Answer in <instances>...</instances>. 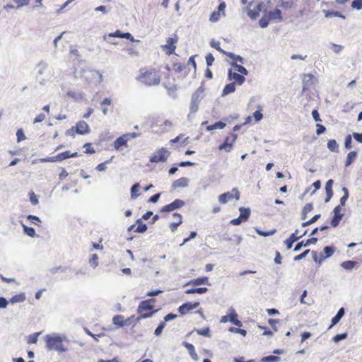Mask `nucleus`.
Segmentation results:
<instances>
[{
	"label": "nucleus",
	"instance_id": "nucleus-1",
	"mask_svg": "<svg viewBox=\"0 0 362 362\" xmlns=\"http://www.w3.org/2000/svg\"><path fill=\"white\" fill-rule=\"evenodd\" d=\"M231 68L228 71V79L231 83L225 86L222 95H226L235 92L236 86H242L245 81V76L248 75V71L242 65L235 62L230 63Z\"/></svg>",
	"mask_w": 362,
	"mask_h": 362
},
{
	"label": "nucleus",
	"instance_id": "nucleus-2",
	"mask_svg": "<svg viewBox=\"0 0 362 362\" xmlns=\"http://www.w3.org/2000/svg\"><path fill=\"white\" fill-rule=\"evenodd\" d=\"M156 300L154 298H149L144 300H141L137 308V313L139 314V318H148L156 313L158 310L154 309V303Z\"/></svg>",
	"mask_w": 362,
	"mask_h": 362
},
{
	"label": "nucleus",
	"instance_id": "nucleus-3",
	"mask_svg": "<svg viewBox=\"0 0 362 362\" xmlns=\"http://www.w3.org/2000/svg\"><path fill=\"white\" fill-rule=\"evenodd\" d=\"M136 79L147 86L158 84V75L156 69H151L140 74Z\"/></svg>",
	"mask_w": 362,
	"mask_h": 362
},
{
	"label": "nucleus",
	"instance_id": "nucleus-4",
	"mask_svg": "<svg viewBox=\"0 0 362 362\" xmlns=\"http://www.w3.org/2000/svg\"><path fill=\"white\" fill-rule=\"evenodd\" d=\"M177 42L178 37L175 34L166 40V43L161 46L162 50L168 55L174 54L177 47Z\"/></svg>",
	"mask_w": 362,
	"mask_h": 362
},
{
	"label": "nucleus",
	"instance_id": "nucleus-5",
	"mask_svg": "<svg viewBox=\"0 0 362 362\" xmlns=\"http://www.w3.org/2000/svg\"><path fill=\"white\" fill-rule=\"evenodd\" d=\"M45 341L46 344V347L48 350H56L59 344H61L60 334L52 333L50 334H47L45 337Z\"/></svg>",
	"mask_w": 362,
	"mask_h": 362
},
{
	"label": "nucleus",
	"instance_id": "nucleus-6",
	"mask_svg": "<svg viewBox=\"0 0 362 362\" xmlns=\"http://www.w3.org/2000/svg\"><path fill=\"white\" fill-rule=\"evenodd\" d=\"M235 199H240V192L237 188H233L231 191L223 193L218 197V202L221 204H226L228 202Z\"/></svg>",
	"mask_w": 362,
	"mask_h": 362
},
{
	"label": "nucleus",
	"instance_id": "nucleus-7",
	"mask_svg": "<svg viewBox=\"0 0 362 362\" xmlns=\"http://www.w3.org/2000/svg\"><path fill=\"white\" fill-rule=\"evenodd\" d=\"M237 138V134L233 133L230 134L228 136L226 137L223 143L219 145L218 150L230 152L233 149V145Z\"/></svg>",
	"mask_w": 362,
	"mask_h": 362
},
{
	"label": "nucleus",
	"instance_id": "nucleus-8",
	"mask_svg": "<svg viewBox=\"0 0 362 362\" xmlns=\"http://www.w3.org/2000/svg\"><path fill=\"white\" fill-rule=\"evenodd\" d=\"M262 8V3H258L255 5L252 3H250L249 4V9L247 11L248 16L251 19L255 20L259 16Z\"/></svg>",
	"mask_w": 362,
	"mask_h": 362
},
{
	"label": "nucleus",
	"instance_id": "nucleus-9",
	"mask_svg": "<svg viewBox=\"0 0 362 362\" xmlns=\"http://www.w3.org/2000/svg\"><path fill=\"white\" fill-rule=\"evenodd\" d=\"M74 128H75L76 133L80 135H85L90 132L89 125L83 120L78 122L76 125L74 126Z\"/></svg>",
	"mask_w": 362,
	"mask_h": 362
},
{
	"label": "nucleus",
	"instance_id": "nucleus-10",
	"mask_svg": "<svg viewBox=\"0 0 362 362\" xmlns=\"http://www.w3.org/2000/svg\"><path fill=\"white\" fill-rule=\"evenodd\" d=\"M341 207L340 205L337 206L334 209V217L331 220V226L334 228L337 227L339 224L340 221L341 220L343 217V214L341 213Z\"/></svg>",
	"mask_w": 362,
	"mask_h": 362
},
{
	"label": "nucleus",
	"instance_id": "nucleus-11",
	"mask_svg": "<svg viewBox=\"0 0 362 362\" xmlns=\"http://www.w3.org/2000/svg\"><path fill=\"white\" fill-rule=\"evenodd\" d=\"M199 305V302L186 303L179 307L178 311L181 315H186L189 313L192 310L197 308Z\"/></svg>",
	"mask_w": 362,
	"mask_h": 362
},
{
	"label": "nucleus",
	"instance_id": "nucleus-12",
	"mask_svg": "<svg viewBox=\"0 0 362 362\" xmlns=\"http://www.w3.org/2000/svg\"><path fill=\"white\" fill-rule=\"evenodd\" d=\"M184 202L180 199H175L172 203L163 206L160 211L165 212V211H172L175 209H180L184 205Z\"/></svg>",
	"mask_w": 362,
	"mask_h": 362
},
{
	"label": "nucleus",
	"instance_id": "nucleus-13",
	"mask_svg": "<svg viewBox=\"0 0 362 362\" xmlns=\"http://www.w3.org/2000/svg\"><path fill=\"white\" fill-rule=\"evenodd\" d=\"M122 32L120 30H117L116 31H115L113 33H110L108 34L103 35V38L105 41H106L107 42H108L110 44L117 45V42L115 41H111V38H115V37L122 38Z\"/></svg>",
	"mask_w": 362,
	"mask_h": 362
},
{
	"label": "nucleus",
	"instance_id": "nucleus-14",
	"mask_svg": "<svg viewBox=\"0 0 362 362\" xmlns=\"http://www.w3.org/2000/svg\"><path fill=\"white\" fill-rule=\"evenodd\" d=\"M306 234V231L304 232L303 234L300 235H298V230H296L295 233H292L288 238H287L284 243L286 246V248L291 249L292 247L293 243L296 241H297L299 238H300L302 236L305 235Z\"/></svg>",
	"mask_w": 362,
	"mask_h": 362
},
{
	"label": "nucleus",
	"instance_id": "nucleus-15",
	"mask_svg": "<svg viewBox=\"0 0 362 362\" xmlns=\"http://www.w3.org/2000/svg\"><path fill=\"white\" fill-rule=\"evenodd\" d=\"M173 218L174 221L170 223L169 228L173 232H174L175 230H176L177 227L182 223V218L181 214L178 213H174L173 214Z\"/></svg>",
	"mask_w": 362,
	"mask_h": 362
},
{
	"label": "nucleus",
	"instance_id": "nucleus-16",
	"mask_svg": "<svg viewBox=\"0 0 362 362\" xmlns=\"http://www.w3.org/2000/svg\"><path fill=\"white\" fill-rule=\"evenodd\" d=\"M189 180L187 177H181L175 180L172 184V189H177L178 188H183L187 186Z\"/></svg>",
	"mask_w": 362,
	"mask_h": 362
},
{
	"label": "nucleus",
	"instance_id": "nucleus-17",
	"mask_svg": "<svg viewBox=\"0 0 362 362\" xmlns=\"http://www.w3.org/2000/svg\"><path fill=\"white\" fill-rule=\"evenodd\" d=\"M127 141H128V140L124 134L121 136H119L114 141V144H113L114 148L117 151H119L121 147L127 146Z\"/></svg>",
	"mask_w": 362,
	"mask_h": 362
},
{
	"label": "nucleus",
	"instance_id": "nucleus-18",
	"mask_svg": "<svg viewBox=\"0 0 362 362\" xmlns=\"http://www.w3.org/2000/svg\"><path fill=\"white\" fill-rule=\"evenodd\" d=\"M266 13L271 21H276V20L281 21L282 20L281 11L279 8H275L274 10L267 12Z\"/></svg>",
	"mask_w": 362,
	"mask_h": 362
},
{
	"label": "nucleus",
	"instance_id": "nucleus-19",
	"mask_svg": "<svg viewBox=\"0 0 362 362\" xmlns=\"http://www.w3.org/2000/svg\"><path fill=\"white\" fill-rule=\"evenodd\" d=\"M202 284H209V278L206 276L199 277L194 279L193 280L189 281L186 284V286L192 285V286H199Z\"/></svg>",
	"mask_w": 362,
	"mask_h": 362
},
{
	"label": "nucleus",
	"instance_id": "nucleus-20",
	"mask_svg": "<svg viewBox=\"0 0 362 362\" xmlns=\"http://www.w3.org/2000/svg\"><path fill=\"white\" fill-rule=\"evenodd\" d=\"M317 241V239L316 238H311L310 239H308L305 243L304 241H301L300 243H298L295 248H294V251H298L300 250V249L303 247V246H308L310 245V244H315Z\"/></svg>",
	"mask_w": 362,
	"mask_h": 362
},
{
	"label": "nucleus",
	"instance_id": "nucleus-21",
	"mask_svg": "<svg viewBox=\"0 0 362 362\" xmlns=\"http://www.w3.org/2000/svg\"><path fill=\"white\" fill-rule=\"evenodd\" d=\"M332 185H333V180H329L326 182L325 190H326V194H327V198L325 199V202H328L330 200V199L332 198V195H333Z\"/></svg>",
	"mask_w": 362,
	"mask_h": 362
},
{
	"label": "nucleus",
	"instance_id": "nucleus-22",
	"mask_svg": "<svg viewBox=\"0 0 362 362\" xmlns=\"http://www.w3.org/2000/svg\"><path fill=\"white\" fill-rule=\"evenodd\" d=\"M136 228H135L134 231L139 233H143L146 232L148 228L147 225L142 221L141 218L136 219Z\"/></svg>",
	"mask_w": 362,
	"mask_h": 362
},
{
	"label": "nucleus",
	"instance_id": "nucleus-23",
	"mask_svg": "<svg viewBox=\"0 0 362 362\" xmlns=\"http://www.w3.org/2000/svg\"><path fill=\"white\" fill-rule=\"evenodd\" d=\"M112 323L117 327H124V317L122 315H116L112 317Z\"/></svg>",
	"mask_w": 362,
	"mask_h": 362
},
{
	"label": "nucleus",
	"instance_id": "nucleus-24",
	"mask_svg": "<svg viewBox=\"0 0 362 362\" xmlns=\"http://www.w3.org/2000/svg\"><path fill=\"white\" fill-rule=\"evenodd\" d=\"M322 12L325 14V17L327 18H332V17H339L342 19L346 18L345 16L339 11H328V10H323Z\"/></svg>",
	"mask_w": 362,
	"mask_h": 362
},
{
	"label": "nucleus",
	"instance_id": "nucleus-25",
	"mask_svg": "<svg viewBox=\"0 0 362 362\" xmlns=\"http://www.w3.org/2000/svg\"><path fill=\"white\" fill-rule=\"evenodd\" d=\"M25 293H20L18 294L13 296L10 299L9 302L12 304L17 303H22L25 300Z\"/></svg>",
	"mask_w": 362,
	"mask_h": 362
},
{
	"label": "nucleus",
	"instance_id": "nucleus-26",
	"mask_svg": "<svg viewBox=\"0 0 362 362\" xmlns=\"http://www.w3.org/2000/svg\"><path fill=\"white\" fill-rule=\"evenodd\" d=\"M21 225H22V227L23 229V233L25 235H27L28 236L31 237V238H35L36 236H38L36 234L35 229L33 227L27 226L23 223H21Z\"/></svg>",
	"mask_w": 362,
	"mask_h": 362
},
{
	"label": "nucleus",
	"instance_id": "nucleus-27",
	"mask_svg": "<svg viewBox=\"0 0 362 362\" xmlns=\"http://www.w3.org/2000/svg\"><path fill=\"white\" fill-rule=\"evenodd\" d=\"M66 95L76 101L83 100L85 97V94L82 92H74L71 90L68 91Z\"/></svg>",
	"mask_w": 362,
	"mask_h": 362
},
{
	"label": "nucleus",
	"instance_id": "nucleus-28",
	"mask_svg": "<svg viewBox=\"0 0 362 362\" xmlns=\"http://www.w3.org/2000/svg\"><path fill=\"white\" fill-rule=\"evenodd\" d=\"M207 291H208L207 288L200 287V288H193L187 289L185 291V293L186 294H194V293L203 294V293H205Z\"/></svg>",
	"mask_w": 362,
	"mask_h": 362
},
{
	"label": "nucleus",
	"instance_id": "nucleus-29",
	"mask_svg": "<svg viewBox=\"0 0 362 362\" xmlns=\"http://www.w3.org/2000/svg\"><path fill=\"white\" fill-rule=\"evenodd\" d=\"M140 188H141V186L139 182L134 183L131 187V189H130L131 190V198L132 199H136L139 197V194H138V192Z\"/></svg>",
	"mask_w": 362,
	"mask_h": 362
},
{
	"label": "nucleus",
	"instance_id": "nucleus-30",
	"mask_svg": "<svg viewBox=\"0 0 362 362\" xmlns=\"http://www.w3.org/2000/svg\"><path fill=\"white\" fill-rule=\"evenodd\" d=\"M334 252V248L330 246H326L323 249V253H322L321 256L322 259H326L327 257H331Z\"/></svg>",
	"mask_w": 362,
	"mask_h": 362
},
{
	"label": "nucleus",
	"instance_id": "nucleus-31",
	"mask_svg": "<svg viewBox=\"0 0 362 362\" xmlns=\"http://www.w3.org/2000/svg\"><path fill=\"white\" fill-rule=\"evenodd\" d=\"M239 211L240 212V218L243 219V221H246L250 215V209L245 208V207H240L239 209Z\"/></svg>",
	"mask_w": 362,
	"mask_h": 362
},
{
	"label": "nucleus",
	"instance_id": "nucleus-32",
	"mask_svg": "<svg viewBox=\"0 0 362 362\" xmlns=\"http://www.w3.org/2000/svg\"><path fill=\"white\" fill-rule=\"evenodd\" d=\"M71 156L70 151H66L56 155V158L58 162H62L66 159L70 158Z\"/></svg>",
	"mask_w": 362,
	"mask_h": 362
},
{
	"label": "nucleus",
	"instance_id": "nucleus-33",
	"mask_svg": "<svg viewBox=\"0 0 362 362\" xmlns=\"http://www.w3.org/2000/svg\"><path fill=\"white\" fill-rule=\"evenodd\" d=\"M185 346L189 351L192 358L193 359H194V360H197L198 356H197V353L195 351L194 346L192 344H189V343H187V342H185Z\"/></svg>",
	"mask_w": 362,
	"mask_h": 362
},
{
	"label": "nucleus",
	"instance_id": "nucleus-34",
	"mask_svg": "<svg viewBox=\"0 0 362 362\" xmlns=\"http://www.w3.org/2000/svg\"><path fill=\"white\" fill-rule=\"evenodd\" d=\"M47 162H53L54 163V162H58V161L56 158V156H50V157L48 156V157L34 160L33 161V163L35 164L37 163H47Z\"/></svg>",
	"mask_w": 362,
	"mask_h": 362
},
{
	"label": "nucleus",
	"instance_id": "nucleus-35",
	"mask_svg": "<svg viewBox=\"0 0 362 362\" xmlns=\"http://www.w3.org/2000/svg\"><path fill=\"white\" fill-rule=\"evenodd\" d=\"M357 264V262L352 260L344 261L341 264V266L346 270L352 269Z\"/></svg>",
	"mask_w": 362,
	"mask_h": 362
},
{
	"label": "nucleus",
	"instance_id": "nucleus-36",
	"mask_svg": "<svg viewBox=\"0 0 362 362\" xmlns=\"http://www.w3.org/2000/svg\"><path fill=\"white\" fill-rule=\"evenodd\" d=\"M313 209V206L311 203L306 204L302 211V219H305L307 214Z\"/></svg>",
	"mask_w": 362,
	"mask_h": 362
},
{
	"label": "nucleus",
	"instance_id": "nucleus-37",
	"mask_svg": "<svg viewBox=\"0 0 362 362\" xmlns=\"http://www.w3.org/2000/svg\"><path fill=\"white\" fill-rule=\"evenodd\" d=\"M327 148L329 151L332 152H336L338 151L339 146L334 139H330L327 142Z\"/></svg>",
	"mask_w": 362,
	"mask_h": 362
},
{
	"label": "nucleus",
	"instance_id": "nucleus-38",
	"mask_svg": "<svg viewBox=\"0 0 362 362\" xmlns=\"http://www.w3.org/2000/svg\"><path fill=\"white\" fill-rule=\"evenodd\" d=\"M356 156H357V153L356 151L349 152L346 157L345 165L346 166L350 165L353 163V161L356 159Z\"/></svg>",
	"mask_w": 362,
	"mask_h": 362
},
{
	"label": "nucleus",
	"instance_id": "nucleus-39",
	"mask_svg": "<svg viewBox=\"0 0 362 362\" xmlns=\"http://www.w3.org/2000/svg\"><path fill=\"white\" fill-rule=\"evenodd\" d=\"M229 321L237 326H241L240 321L238 319V315L235 311L230 313Z\"/></svg>",
	"mask_w": 362,
	"mask_h": 362
},
{
	"label": "nucleus",
	"instance_id": "nucleus-40",
	"mask_svg": "<svg viewBox=\"0 0 362 362\" xmlns=\"http://www.w3.org/2000/svg\"><path fill=\"white\" fill-rule=\"evenodd\" d=\"M113 158H114V157L112 156L110 159L107 160H105V162H103V163H101L98 164V165L96 166L95 169H96L98 171H100V172L105 171V170H106V169H107V164H110V163L112 162V160Z\"/></svg>",
	"mask_w": 362,
	"mask_h": 362
},
{
	"label": "nucleus",
	"instance_id": "nucleus-41",
	"mask_svg": "<svg viewBox=\"0 0 362 362\" xmlns=\"http://www.w3.org/2000/svg\"><path fill=\"white\" fill-rule=\"evenodd\" d=\"M269 21H271V20L269 18L268 16L265 13L264 14V16L259 21V24L261 28H264L267 27V25L269 23Z\"/></svg>",
	"mask_w": 362,
	"mask_h": 362
},
{
	"label": "nucleus",
	"instance_id": "nucleus-42",
	"mask_svg": "<svg viewBox=\"0 0 362 362\" xmlns=\"http://www.w3.org/2000/svg\"><path fill=\"white\" fill-rule=\"evenodd\" d=\"M200 99H201V95H200L199 92H196L195 93L193 94V95L192 97V103H191V107H190L191 112H194V107H195L194 101H199Z\"/></svg>",
	"mask_w": 362,
	"mask_h": 362
},
{
	"label": "nucleus",
	"instance_id": "nucleus-43",
	"mask_svg": "<svg viewBox=\"0 0 362 362\" xmlns=\"http://www.w3.org/2000/svg\"><path fill=\"white\" fill-rule=\"evenodd\" d=\"M40 334V332H35L32 334H30L28 337V344H36L38 340V337Z\"/></svg>",
	"mask_w": 362,
	"mask_h": 362
},
{
	"label": "nucleus",
	"instance_id": "nucleus-44",
	"mask_svg": "<svg viewBox=\"0 0 362 362\" xmlns=\"http://www.w3.org/2000/svg\"><path fill=\"white\" fill-rule=\"evenodd\" d=\"M89 264L93 268H95L98 265V256L97 254L94 253L91 255V257L89 259Z\"/></svg>",
	"mask_w": 362,
	"mask_h": 362
},
{
	"label": "nucleus",
	"instance_id": "nucleus-45",
	"mask_svg": "<svg viewBox=\"0 0 362 362\" xmlns=\"http://www.w3.org/2000/svg\"><path fill=\"white\" fill-rule=\"evenodd\" d=\"M262 362H279L280 357L276 356H268L262 358Z\"/></svg>",
	"mask_w": 362,
	"mask_h": 362
},
{
	"label": "nucleus",
	"instance_id": "nucleus-46",
	"mask_svg": "<svg viewBox=\"0 0 362 362\" xmlns=\"http://www.w3.org/2000/svg\"><path fill=\"white\" fill-rule=\"evenodd\" d=\"M26 218L35 225H38V223H41V219L40 217L35 215H28Z\"/></svg>",
	"mask_w": 362,
	"mask_h": 362
},
{
	"label": "nucleus",
	"instance_id": "nucleus-47",
	"mask_svg": "<svg viewBox=\"0 0 362 362\" xmlns=\"http://www.w3.org/2000/svg\"><path fill=\"white\" fill-rule=\"evenodd\" d=\"M17 142H21L26 139L24 131L22 128L18 129L16 131Z\"/></svg>",
	"mask_w": 362,
	"mask_h": 362
},
{
	"label": "nucleus",
	"instance_id": "nucleus-48",
	"mask_svg": "<svg viewBox=\"0 0 362 362\" xmlns=\"http://www.w3.org/2000/svg\"><path fill=\"white\" fill-rule=\"evenodd\" d=\"M226 127V124L222 122H218L215 124L208 126L207 129L208 130H213L216 129H223Z\"/></svg>",
	"mask_w": 362,
	"mask_h": 362
},
{
	"label": "nucleus",
	"instance_id": "nucleus-49",
	"mask_svg": "<svg viewBox=\"0 0 362 362\" xmlns=\"http://www.w3.org/2000/svg\"><path fill=\"white\" fill-rule=\"evenodd\" d=\"M195 332L197 334L204 336V337H210V331L209 327L203 328V329H197Z\"/></svg>",
	"mask_w": 362,
	"mask_h": 362
},
{
	"label": "nucleus",
	"instance_id": "nucleus-50",
	"mask_svg": "<svg viewBox=\"0 0 362 362\" xmlns=\"http://www.w3.org/2000/svg\"><path fill=\"white\" fill-rule=\"evenodd\" d=\"M68 269H69V267H67L59 266V267H52V268L49 269V271L52 274H55L59 271H61L62 272H65Z\"/></svg>",
	"mask_w": 362,
	"mask_h": 362
},
{
	"label": "nucleus",
	"instance_id": "nucleus-51",
	"mask_svg": "<svg viewBox=\"0 0 362 362\" xmlns=\"http://www.w3.org/2000/svg\"><path fill=\"white\" fill-rule=\"evenodd\" d=\"M211 46L214 48H215L216 50H218V52L223 53V54L226 55L227 52H226L224 51L223 49H221V46H220V42L218 41H214V40H212L211 42Z\"/></svg>",
	"mask_w": 362,
	"mask_h": 362
},
{
	"label": "nucleus",
	"instance_id": "nucleus-52",
	"mask_svg": "<svg viewBox=\"0 0 362 362\" xmlns=\"http://www.w3.org/2000/svg\"><path fill=\"white\" fill-rule=\"evenodd\" d=\"M37 66L40 68L39 70H38L37 74H40V75H42V74H44L45 71L47 68V64L46 62H45L44 61H40L37 64Z\"/></svg>",
	"mask_w": 362,
	"mask_h": 362
},
{
	"label": "nucleus",
	"instance_id": "nucleus-53",
	"mask_svg": "<svg viewBox=\"0 0 362 362\" xmlns=\"http://www.w3.org/2000/svg\"><path fill=\"white\" fill-rule=\"evenodd\" d=\"M29 199L33 205H37L39 203L38 197L33 191L29 192Z\"/></svg>",
	"mask_w": 362,
	"mask_h": 362
},
{
	"label": "nucleus",
	"instance_id": "nucleus-54",
	"mask_svg": "<svg viewBox=\"0 0 362 362\" xmlns=\"http://www.w3.org/2000/svg\"><path fill=\"white\" fill-rule=\"evenodd\" d=\"M313 76L310 74H305L303 76V81L305 84V86H308L309 83H312L313 80Z\"/></svg>",
	"mask_w": 362,
	"mask_h": 362
},
{
	"label": "nucleus",
	"instance_id": "nucleus-55",
	"mask_svg": "<svg viewBox=\"0 0 362 362\" xmlns=\"http://www.w3.org/2000/svg\"><path fill=\"white\" fill-rule=\"evenodd\" d=\"M320 217V214H317V215H315L312 218H310L309 221H305V222H303L302 223V226L303 227H306L309 225H311L312 223H315V221H317Z\"/></svg>",
	"mask_w": 362,
	"mask_h": 362
},
{
	"label": "nucleus",
	"instance_id": "nucleus-56",
	"mask_svg": "<svg viewBox=\"0 0 362 362\" xmlns=\"http://www.w3.org/2000/svg\"><path fill=\"white\" fill-rule=\"evenodd\" d=\"M83 148H86V150L84 151V153H86V154H93L95 152V149L91 147V144L90 143H86L84 145H83Z\"/></svg>",
	"mask_w": 362,
	"mask_h": 362
},
{
	"label": "nucleus",
	"instance_id": "nucleus-57",
	"mask_svg": "<svg viewBox=\"0 0 362 362\" xmlns=\"http://www.w3.org/2000/svg\"><path fill=\"white\" fill-rule=\"evenodd\" d=\"M124 51H126L131 56H136L138 54V52L134 46H129L124 48Z\"/></svg>",
	"mask_w": 362,
	"mask_h": 362
},
{
	"label": "nucleus",
	"instance_id": "nucleus-58",
	"mask_svg": "<svg viewBox=\"0 0 362 362\" xmlns=\"http://www.w3.org/2000/svg\"><path fill=\"white\" fill-rule=\"evenodd\" d=\"M221 12H219V11H214L210 16V21L211 22H216L219 20Z\"/></svg>",
	"mask_w": 362,
	"mask_h": 362
},
{
	"label": "nucleus",
	"instance_id": "nucleus-59",
	"mask_svg": "<svg viewBox=\"0 0 362 362\" xmlns=\"http://www.w3.org/2000/svg\"><path fill=\"white\" fill-rule=\"evenodd\" d=\"M343 190L344 191V195L342 197H341V199H340V204L339 205L341 206V207L345 204V203L348 199V197H349L348 189L346 187H344Z\"/></svg>",
	"mask_w": 362,
	"mask_h": 362
},
{
	"label": "nucleus",
	"instance_id": "nucleus-60",
	"mask_svg": "<svg viewBox=\"0 0 362 362\" xmlns=\"http://www.w3.org/2000/svg\"><path fill=\"white\" fill-rule=\"evenodd\" d=\"M226 56L240 63L243 62V58L239 55H235L232 52H227Z\"/></svg>",
	"mask_w": 362,
	"mask_h": 362
},
{
	"label": "nucleus",
	"instance_id": "nucleus-61",
	"mask_svg": "<svg viewBox=\"0 0 362 362\" xmlns=\"http://www.w3.org/2000/svg\"><path fill=\"white\" fill-rule=\"evenodd\" d=\"M122 38H124V39L129 40L131 42H139V40H135L134 38L133 35L130 33H129V32H127V33L122 32Z\"/></svg>",
	"mask_w": 362,
	"mask_h": 362
},
{
	"label": "nucleus",
	"instance_id": "nucleus-62",
	"mask_svg": "<svg viewBox=\"0 0 362 362\" xmlns=\"http://www.w3.org/2000/svg\"><path fill=\"white\" fill-rule=\"evenodd\" d=\"M169 155V152L164 149H160V161H165Z\"/></svg>",
	"mask_w": 362,
	"mask_h": 362
},
{
	"label": "nucleus",
	"instance_id": "nucleus-63",
	"mask_svg": "<svg viewBox=\"0 0 362 362\" xmlns=\"http://www.w3.org/2000/svg\"><path fill=\"white\" fill-rule=\"evenodd\" d=\"M347 336L348 335L346 333L337 334L333 337V341L334 342H339L341 340L345 339L347 337Z\"/></svg>",
	"mask_w": 362,
	"mask_h": 362
},
{
	"label": "nucleus",
	"instance_id": "nucleus-64",
	"mask_svg": "<svg viewBox=\"0 0 362 362\" xmlns=\"http://www.w3.org/2000/svg\"><path fill=\"white\" fill-rule=\"evenodd\" d=\"M351 6L358 10L362 9V0H354L352 1Z\"/></svg>",
	"mask_w": 362,
	"mask_h": 362
}]
</instances>
